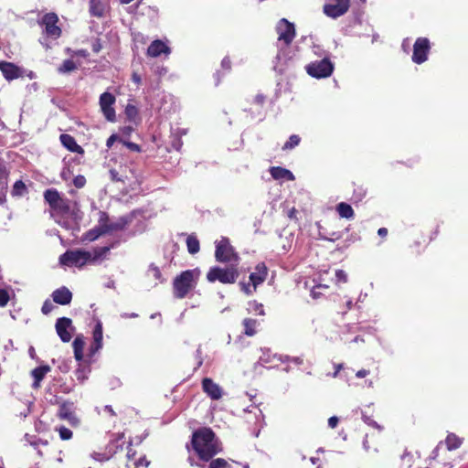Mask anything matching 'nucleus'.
<instances>
[{"label":"nucleus","instance_id":"1","mask_svg":"<svg viewBox=\"0 0 468 468\" xmlns=\"http://www.w3.org/2000/svg\"><path fill=\"white\" fill-rule=\"evenodd\" d=\"M188 451L193 450L197 458L203 462H209L215 455L222 451L221 443L211 428L203 427L196 430L191 436Z\"/></svg>","mask_w":468,"mask_h":468},{"label":"nucleus","instance_id":"2","mask_svg":"<svg viewBox=\"0 0 468 468\" xmlns=\"http://www.w3.org/2000/svg\"><path fill=\"white\" fill-rule=\"evenodd\" d=\"M132 445L133 441L131 439L127 441L123 432L115 433L112 435L104 448L92 452L90 456L93 460L103 463L126 450L127 462H132L136 456V451L132 448Z\"/></svg>","mask_w":468,"mask_h":468},{"label":"nucleus","instance_id":"3","mask_svg":"<svg viewBox=\"0 0 468 468\" xmlns=\"http://www.w3.org/2000/svg\"><path fill=\"white\" fill-rule=\"evenodd\" d=\"M198 273L197 270H186L177 275L173 282L174 296L177 299L185 298L195 288V278Z\"/></svg>","mask_w":468,"mask_h":468},{"label":"nucleus","instance_id":"4","mask_svg":"<svg viewBox=\"0 0 468 468\" xmlns=\"http://www.w3.org/2000/svg\"><path fill=\"white\" fill-rule=\"evenodd\" d=\"M239 275L238 264L231 263L226 268L218 266L211 267L207 273V280L209 282L218 281L223 284H232L236 282Z\"/></svg>","mask_w":468,"mask_h":468},{"label":"nucleus","instance_id":"5","mask_svg":"<svg viewBox=\"0 0 468 468\" xmlns=\"http://www.w3.org/2000/svg\"><path fill=\"white\" fill-rule=\"evenodd\" d=\"M43 197L50 210L55 214L65 216L70 212V200L62 197L57 189L48 188L45 190Z\"/></svg>","mask_w":468,"mask_h":468},{"label":"nucleus","instance_id":"6","mask_svg":"<svg viewBox=\"0 0 468 468\" xmlns=\"http://www.w3.org/2000/svg\"><path fill=\"white\" fill-rule=\"evenodd\" d=\"M268 276V268L264 262H260L255 267V271L250 274V282H239L240 290L247 295L256 292L257 287L261 284Z\"/></svg>","mask_w":468,"mask_h":468},{"label":"nucleus","instance_id":"7","mask_svg":"<svg viewBox=\"0 0 468 468\" xmlns=\"http://www.w3.org/2000/svg\"><path fill=\"white\" fill-rule=\"evenodd\" d=\"M215 258L218 262L233 263L238 262L239 256L235 252L234 248L230 245L229 239L222 237L220 240L216 242Z\"/></svg>","mask_w":468,"mask_h":468},{"label":"nucleus","instance_id":"8","mask_svg":"<svg viewBox=\"0 0 468 468\" xmlns=\"http://www.w3.org/2000/svg\"><path fill=\"white\" fill-rule=\"evenodd\" d=\"M90 260V252L83 250H69L59 256V263L65 266L82 267Z\"/></svg>","mask_w":468,"mask_h":468},{"label":"nucleus","instance_id":"9","mask_svg":"<svg viewBox=\"0 0 468 468\" xmlns=\"http://www.w3.org/2000/svg\"><path fill=\"white\" fill-rule=\"evenodd\" d=\"M306 72L316 79H323L331 76L334 70V64L329 58H324L321 60L314 61L306 65Z\"/></svg>","mask_w":468,"mask_h":468},{"label":"nucleus","instance_id":"10","mask_svg":"<svg viewBox=\"0 0 468 468\" xmlns=\"http://www.w3.org/2000/svg\"><path fill=\"white\" fill-rule=\"evenodd\" d=\"M128 219L120 218L116 222H111L109 214L105 211L99 212L98 225L104 233L110 234L114 231L122 230L128 225Z\"/></svg>","mask_w":468,"mask_h":468},{"label":"nucleus","instance_id":"11","mask_svg":"<svg viewBox=\"0 0 468 468\" xmlns=\"http://www.w3.org/2000/svg\"><path fill=\"white\" fill-rule=\"evenodd\" d=\"M58 16L51 12L43 16L40 25L44 27V32L48 37L57 39L61 36V28L58 26Z\"/></svg>","mask_w":468,"mask_h":468},{"label":"nucleus","instance_id":"12","mask_svg":"<svg viewBox=\"0 0 468 468\" xmlns=\"http://www.w3.org/2000/svg\"><path fill=\"white\" fill-rule=\"evenodd\" d=\"M115 101V96L110 92L105 91L100 96L99 104L101 111L105 119L112 122L116 120V113L113 108Z\"/></svg>","mask_w":468,"mask_h":468},{"label":"nucleus","instance_id":"13","mask_svg":"<svg viewBox=\"0 0 468 468\" xmlns=\"http://www.w3.org/2000/svg\"><path fill=\"white\" fill-rule=\"evenodd\" d=\"M430 49V40L427 37H418L413 45L412 61L416 64L425 62Z\"/></svg>","mask_w":468,"mask_h":468},{"label":"nucleus","instance_id":"14","mask_svg":"<svg viewBox=\"0 0 468 468\" xmlns=\"http://www.w3.org/2000/svg\"><path fill=\"white\" fill-rule=\"evenodd\" d=\"M276 29L279 35L278 40L282 41L285 46L291 45L295 37L294 25L287 19L282 18L280 20Z\"/></svg>","mask_w":468,"mask_h":468},{"label":"nucleus","instance_id":"15","mask_svg":"<svg viewBox=\"0 0 468 468\" xmlns=\"http://www.w3.org/2000/svg\"><path fill=\"white\" fill-rule=\"evenodd\" d=\"M349 6V0H333L324 5V13L329 17L336 18L346 14Z\"/></svg>","mask_w":468,"mask_h":468},{"label":"nucleus","instance_id":"16","mask_svg":"<svg viewBox=\"0 0 468 468\" xmlns=\"http://www.w3.org/2000/svg\"><path fill=\"white\" fill-rule=\"evenodd\" d=\"M92 336L93 341L90 344L87 354V363H91L93 361V356L102 347V324L100 321H98L94 326Z\"/></svg>","mask_w":468,"mask_h":468},{"label":"nucleus","instance_id":"17","mask_svg":"<svg viewBox=\"0 0 468 468\" xmlns=\"http://www.w3.org/2000/svg\"><path fill=\"white\" fill-rule=\"evenodd\" d=\"M57 415L60 420H68L72 427H77L80 424V420L74 410L73 402L65 401L61 403Z\"/></svg>","mask_w":468,"mask_h":468},{"label":"nucleus","instance_id":"18","mask_svg":"<svg viewBox=\"0 0 468 468\" xmlns=\"http://www.w3.org/2000/svg\"><path fill=\"white\" fill-rule=\"evenodd\" d=\"M0 71L7 81H12L23 76V70L15 63L0 60Z\"/></svg>","mask_w":468,"mask_h":468},{"label":"nucleus","instance_id":"19","mask_svg":"<svg viewBox=\"0 0 468 468\" xmlns=\"http://www.w3.org/2000/svg\"><path fill=\"white\" fill-rule=\"evenodd\" d=\"M72 325V321L68 317H60L57 320L55 328L58 335L62 342L68 343L71 340L72 335L69 329Z\"/></svg>","mask_w":468,"mask_h":468},{"label":"nucleus","instance_id":"20","mask_svg":"<svg viewBox=\"0 0 468 468\" xmlns=\"http://www.w3.org/2000/svg\"><path fill=\"white\" fill-rule=\"evenodd\" d=\"M202 388L203 391L213 400H218L222 397L221 388L209 378H203Z\"/></svg>","mask_w":468,"mask_h":468},{"label":"nucleus","instance_id":"21","mask_svg":"<svg viewBox=\"0 0 468 468\" xmlns=\"http://www.w3.org/2000/svg\"><path fill=\"white\" fill-rule=\"evenodd\" d=\"M53 301L60 305H68L72 301V292L66 286H61L55 291H53L52 294Z\"/></svg>","mask_w":468,"mask_h":468},{"label":"nucleus","instance_id":"22","mask_svg":"<svg viewBox=\"0 0 468 468\" xmlns=\"http://www.w3.org/2000/svg\"><path fill=\"white\" fill-rule=\"evenodd\" d=\"M162 54H170L169 47L162 40H154L147 48V56L156 58Z\"/></svg>","mask_w":468,"mask_h":468},{"label":"nucleus","instance_id":"23","mask_svg":"<svg viewBox=\"0 0 468 468\" xmlns=\"http://www.w3.org/2000/svg\"><path fill=\"white\" fill-rule=\"evenodd\" d=\"M59 141L61 144L69 152L81 154H84L83 148L77 144L75 138L72 135L68 133H62L59 136Z\"/></svg>","mask_w":468,"mask_h":468},{"label":"nucleus","instance_id":"24","mask_svg":"<svg viewBox=\"0 0 468 468\" xmlns=\"http://www.w3.org/2000/svg\"><path fill=\"white\" fill-rule=\"evenodd\" d=\"M50 371V367L46 366H39L36 368H34L31 371V375L34 378V382L32 384V388L37 389L40 387V382L43 380L45 376Z\"/></svg>","mask_w":468,"mask_h":468},{"label":"nucleus","instance_id":"25","mask_svg":"<svg viewBox=\"0 0 468 468\" xmlns=\"http://www.w3.org/2000/svg\"><path fill=\"white\" fill-rule=\"evenodd\" d=\"M106 4H104L101 0H90V14L92 16L102 17L106 12Z\"/></svg>","mask_w":468,"mask_h":468},{"label":"nucleus","instance_id":"26","mask_svg":"<svg viewBox=\"0 0 468 468\" xmlns=\"http://www.w3.org/2000/svg\"><path fill=\"white\" fill-rule=\"evenodd\" d=\"M270 174L276 180L286 179L291 181L294 179V176L290 170L281 166L271 167Z\"/></svg>","mask_w":468,"mask_h":468},{"label":"nucleus","instance_id":"27","mask_svg":"<svg viewBox=\"0 0 468 468\" xmlns=\"http://www.w3.org/2000/svg\"><path fill=\"white\" fill-rule=\"evenodd\" d=\"M353 193H352V200L355 202H360L367 196V187L360 181H354L352 183Z\"/></svg>","mask_w":468,"mask_h":468},{"label":"nucleus","instance_id":"28","mask_svg":"<svg viewBox=\"0 0 468 468\" xmlns=\"http://www.w3.org/2000/svg\"><path fill=\"white\" fill-rule=\"evenodd\" d=\"M440 233V227L437 225L431 231L429 239H422L421 240H415L411 248H414V252L417 254L420 253V247L425 248L431 240L435 239Z\"/></svg>","mask_w":468,"mask_h":468},{"label":"nucleus","instance_id":"29","mask_svg":"<svg viewBox=\"0 0 468 468\" xmlns=\"http://www.w3.org/2000/svg\"><path fill=\"white\" fill-rule=\"evenodd\" d=\"M85 346V341L82 335H77L72 343L74 351V357L77 361H82L84 358L83 350Z\"/></svg>","mask_w":468,"mask_h":468},{"label":"nucleus","instance_id":"30","mask_svg":"<svg viewBox=\"0 0 468 468\" xmlns=\"http://www.w3.org/2000/svg\"><path fill=\"white\" fill-rule=\"evenodd\" d=\"M259 322L257 319L253 318H245L242 321V325L244 327L243 334L247 336H253L258 332Z\"/></svg>","mask_w":468,"mask_h":468},{"label":"nucleus","instance_id":"31","mask_svg":"<svg viewBox=\"0 0 468 468\" xmlns=\"http://www.w3.org/2000/svg\"><path fill=\"white\" fill-rule=\"evenodd\" d=\"M114 244L111 246H104V247H97L93 249L92 253H90V260L89 262H96L99 260L106 258L107 254L111 250L112 248H113Z\"/></svg>","mask_w":468,"mask_h":468},{"label":"nucleus","instance_id":"32","mask_svg":"<svg viewBox=\"0 0 468 468\" xmlns=\"http://www.w3.org/2000/svg\"><path fill=\"white\" fill-rule=\"evenodd\" d=\"M335 209L338 215L343 218L351 219L355 217L354 209L349 204L346 202H340L337 204Z\"/></svg>","mask_w":468,"mask_h":468},{"label":"nucleus","instance_id":"33","mask_svg":"<svg viewBox=\"0 0 468 468\" xmlns=\"http://www.w3.org/2000/svg\"><path fill=\"white\" fill-rule=\"evenodd\" d=\"M463 440L454 433H449L445 439V444L449 451H453L461 447Z\"/></svg>","mask_w":468,"mask_h":468},{"label":"nucleus","instance_id":"34","mask_svg":"<svg viewBox=\"0 0 468 468\" xmlns=\"http://www.w3.org/2000/svg\"><path fill=\"white\" fill-rule=\"evenodd\" d=\"M103 235H106V233L96 226L84 233L83 240L94 241Z\"/></svg>","mask_w":468,"mask_h":468},{"label":"nucleus","instance_id":"35","mask_svg":"<svg viewBox=\"0 0 468 468\" xmlns=\"http://www.w3.org/2000/svg\"><path fill=\"white\" fill-rule=\"evenodd\" d=\"M186 247L190 254H196L200 250L199 240L194 235H189L186 238Z\"/></svg>","mask_w":468,"mask_h":468},{"label":"nucleus","instance_id":"36","mask_svg":"<svg viewBox=\"0 0 468 468\" xmlns=\"http://www.w3.org/2000/svg\"><path fill=\"white\" fill-rule=\"evenodd\" d=\"M150 464V461H148L145 457V455L141 456L140 458L136 459L135 457L132 462H128L126 466L127 468H141V467H148Z\"/></svg>","mask_w":468,"mask_h":468},{"label":"nucleus","instance_id":"37","mask_svg":"<svg viewBox=\"0 0 468 468\" xmlns=\"http://www.w3.org/2000/svg\"><path fill=\"white\" fill-rule=\"evenodd\" d=\"M77 69V65L72 59H66L58 67V71L59 73H69Z\"/></svg>","mask_w":468,"mask_h":468},{"label":"nucleus","instance_id":"38","mask_svg":"<svg viewBox=\"0 0 468 468\" xmlns=\"http://www.w3.org/2000/svg\"><path fill=\"white\" fill-rule=\"evenodd\" d=\"M301 143V137L297 134H292L289 137V140L283 144L282 150L288 151L298 146Z\"/></svg>","mask_w":468,"mask_h":468},{"label":"nucleus","instance_id":"39","mask_svg":"<svg viewBox=\"0 0 468 468\" xmlns=\"http://www.w3.org/2000/svg\"><path fill=\"white\" fill-rule=\"evenodd\" d=\"M27 192V186L25 183L22 180H17L15 182L12 189V196L13 197H21L24 195V193Z\"/></svg>","mask_w":468,"mask_h":468},{"label":"nucleus","instance_id":"40","mask_svg":"<svg viewBox=\"0 0 468 468\" xmlns=\"http://www.w3.org/2000/svg\"><path fill=\"white\" fill-rule=\"evenodd\" d=\"M55 431L58 432L59 438L62 441H69L72 438L73 432L67 427L61 425L55 428Z\"/></svg>","mask_w":468,"mask_h":468},{"label":"nucleus","instance_id":"41","mask_svg":"<svg viewBox=\"0 0 468 468\" xmlns=\"http://www.w3.org/2000/svg\"><path fill=\"white\" fill-rule=\"evenodd\" d=\"M230 465L223 458L211 459L208 468H229Z\"/></svg>","mask_w":468,"mask_h":468},{"label":"nucleus","instance_id":"42","mask_svg":"<svg viewBox=\"0 0 468 468\" xmlns=\"http://www.w3.org/2000/svg\"><path fill=\"white\" fill-rule=\"evenodd\" d=\"M328 289L327 285L318 284L314 286L311 291V295L314 299H318L323 294L322 290Z\"/></svg>","mask_w":468,"mask_h":468},{"label":"nucleus","instance_id":"43","mask_svg":"<svg viewBox=\"0 0 468 468\" xmlns=\"http://www.w3.org/2000/svg\"><path fill=\"white\" fill-rule=\"evenodd\" d=\"M9 300L10 296L8 292L5 289L0 288V307L6 306Z\"/></svg>","mask_w":468,"mask_h":468},{"label":"nucleus","instance_id":"44","mask_svg":"<svg viewBox=\"0 0 468 468\" xmlns=\"http://www.w3.org/2000/svg\"><path fill=\"white\" fill-rule=\"evenodd\" d=\"M120 142L124 144L129 150L133 151V152H136V153H140L142 151V148L139 144H135V143H133V142H128V141H125V140H120Z\"/></svg>","mask_w":468,"mask_h":468},{"label":"nucleus","instance_id":"45","mask_svg":"<svg viewBox=\"0 0 468 468\" xmlns=\"http://www.w3.org/2000/svg\"><path fill=\"white\" fill-rule=\"evenodd\" d=\"M73 185L77 187V188H82L84 187V186L86 185V178L84 176L82 175H79V176H76L74 178H73Z\"/></svg>","mask_w":468,"mask_h":468},{"label":"nucleus","instance_id":"46","mask_svg":"<svg viewBox=\"0 0 468 468\" xmlns=\"http://www.w3.org/2000/svg\"><path fill=\"white\" fill-rule=\"evenodd\" d=\"M109 175H110V179L112 181V182H122L124 183V178L119 175V172L116 170V169H111L109 171Z\"/></svg>","mask_w":468,"mask_h":468},{"label":"nucleus","instance_id":"47","mask_svg":"<svg viewBox=\"0 0 468 468\" xmlns=\"http://www.w3.org/2000/svg\"><path fill=\"white\" fill-rule=\"evenodd\" d=\"M91 49L94 53H99L102 49V44L100 38L96 37L91 40Z\"/></svg>","mask_w":468,"mask_h":468},{"label":"nucleus","instance_id":"48","mask_svg":"<svg viewBox=\"0 0 468 468\" xmlns=\"http://www.w3.org/2000/svg\"><path fill=\"white\" fill-rule=\"evenodd\" d=\"M149 271L152 273V275L154 276V278L155 280H161L162 279V273H161V271L160 269L155 266L154 264H151L150 267H149Z\"/></svg>","mask_w":468,"mask_h":468},{"label":"nucleus","instance_id":"49","mask_svg":"<svg viewBox=\"0 0 468 468\" xmlns=\"http://www.w3.org/2000/svg\"><path fill=\"white\" fill-rule=\"evenodd\" d=\"M9 176V171L5 165V164L0 160V179L7 180Z\"/></svg>","mask_w":468,"mask_h":468},{"label":"nucleus","instance_id":"50","mask_svg":"<svg viewBox=\"0 0 468 468\" xmlns=\"http://www.w3.org/2000/svg\"><path fill=\"white\" fill-rule=\"evenodd\" d=\"M54 306L52 303L49 300H46L41 307V312L44 314H48L52 310Z\"/></svg>","mask_w":468,"mask_h":468},{"label":"nucleus","instance_id":"51","mask_svg":"<svg viewBox=\"0 0 468 468\" xmlns=\"http://www.w3.org/2000/svg\"><path fill=\"white\" fill-rule=\"evenodd\" d=\"M335 278L338 282H346L347 275L343 270H337L335 271Z\"/></svg>","mask_w":468,"mask_h":468},{"label":"nucleus","instance_id":"52","mask_svg":"<svg viewBox=\"0 0 468 468\" xmlns=\"http://www.w3.org/2000/svg\"><path fill=\"white\" fill-rule=\"evenodd\" d=\"M122 140L117 134H112L106 141L107 148H111L116 141Z\"/></svg>","mask_w":468,"mask_h":468},{"label":"nucleus","instance_id":"53","mask_svg":"<svg viewBox=\"0 0 468 468\" xmlns=\"http://www.w3.org/2000/svg\"><path fill=\"white\" fill-rule=\"evenodd\" d=\"M355 240H356V238L353 235H350L347 239H346L345 244L341 247H338L337 250H343L347 249L351 243L355 242Z\"/></svg>","mask_w":468,"mask_h":468},{"label":"nucleus","instance_id":"54","mask_svg":"<svg viewBox=\"0 0 468 468\" xmlns=\"http://www.w3.org/2000/svg\"><path fill=\"white\" fill-rule=\"evenodd\" d=\"M341 238V234L339 232H331L328 233L327 236L324 237V239L329 240V241H335L338 240Z\"/></svg>","mask_w":468,"mask_h":468},{"label":"nucleus","instance_id":"55","mask_svg":"<svg viewBox=\"0 0 468 468\" xmlns=\"http://www.w3.org/2000/svg\"><path fill=\"white\" fill-rule=\"evenodd\" d=\"M298 210L295 207H291L287 210L286 215L292 220H297Z\"/></svg>","mask_w":468,"mask_h":468},{"label":"nucleus","instance_id":"56","mask_svg":"<svg viewBox=\"0 0 468 468\" xmlns=\"http://www.w3.org/2000/svg\"><path fill=\"white\" fill-rule=\"evenodd\" d=\"M120 132L123 137H130L133 132V128L132 126H124L120 129Z\"/></svg>","mask_w":468,"mask_h":468},{"label":"nucleus","instance_id":"57","mask_svg":"<svg viewBox=\"0 0 468 468\" xmlns=\"http://www.w3.org/2000/svg\"><path fill=\"white\" fill-rule=\"evenodd\" d=\"M441 444L442 441H440L439 444L432 450L431 455L429 456L430 460H436L439 457V451Z\"/></svg>","mask_w":468,"mask_h":468},{"label":"nucleus","instance_id":"58","mask_svg":"<svg viewBox=\"0 0 468 468\" xmlns=\"http://www.w3.org/2000/svg\"><path fill=\"white\" fill-rule=\"evenodd\" d=\"M338 422L339 419L336 416H332L328 419V426L331 429H335L338 425Z\"/></svg>","mask_w":468,"mask_h":468},{"label":"nucleus","instance_id":"59","mask_svg":"<svg viewBox=\"0 0 468 468\" xmlns=\"http://www.w3.org/2000/svg\"><path fill=\"white\" fill-rule=\"evenodd\" d=\"M252 305H253V310L255 312H257L261 315H264V309H263V305L261 303H258L256 302H253Z\"/></svg>","mask_w":468,"mask_h":468},{"label":"nucleus","instance_id":"60","mask_svg":"<svg viewBox=\"0 0 468 468\" xmlns=\"http://www.w3.org/2000/svg\"><path fill=\"white\" fill-rule=\"evenodd\" d=\"M221 66L223 69L229 70L231 68V61H230L229 58H227V57L224 58L221 61Z\"/></svg>","mask_w":468,"mask_h":468},{"label":"nucleus","instance_id":"61","mask_svg":"<svg viewBox=\"0 0 468 468\" xmlns=\"http://www.w3.org/2000/svg\"><path fill=\"white\" fill-rule=\"evenodd\" d=\"M125 112L130 118H132L133 115L137 113V111L134 106H127Z\"/></svg>","mask_w":468,"mask_h":468},{"label":"nucleus","instance_id":"62","mask_svg":"<svg viewBox=\"0 0 468 468\" xmlns=\"http://www.w3.org/2000/svg\"><path fill=\"white\" fill-rule=\"evenodd\" d=\"M264 101H265V96L262 94H258L254 98V102L259 105H263Z\"/></svg>","mask_w":468,"mask_h":468},{"label":"nucleus","instance_id":"63","mask_svg":"<svg viewBox=\"0 0 468 468\" xmlns=\"http://www.w3.org/2000/svg\"><path fill=\"white\" fill-rule=\"evenodd\" d=\"M369 375V370L367 369H360L356 373V377L358 378H366Z\"/></svg>","mask_w":468,"mask_h":468},{"label":"nucleus","instance_id":"64","mask_svg":"<svg viewBox=\"0 0 468 468\" xmlns=\"http://www.w3.org/2000/svg\"><path fill=\"white\" fill-rule=\"evenodd\" d=\"M132 80L136 84V85H140L141 82H142V79L140 77V75L136 72H133V75H132Z\"/></svg>","mask_w":468,"mask_h":468}]
</instances>
